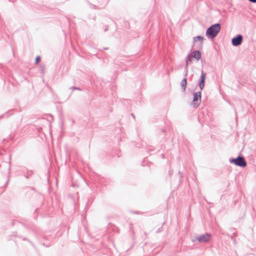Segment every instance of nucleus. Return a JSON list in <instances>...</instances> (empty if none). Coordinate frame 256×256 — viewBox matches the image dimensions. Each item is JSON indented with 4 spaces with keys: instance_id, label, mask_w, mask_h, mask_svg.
<instances>
[{
    "instance_id": "f257e3e1",
    "label": "nucleus",
    "mask_w": 256,
    "mask_h": 256,
    "mask_svg": "<svg viewBox=\"0 0 256 256\" xmlns=\"http://www.w3.org/2000/svg\"><path fill=\"white\" fill-rule=\"evenodd\" d=\"M220 28L221 26L220 24H212L207 29L206 34L208 38L212 39L218 35Z\"/></svg>"
},
{
    "instance_id": "f03ea898",
    "label": "nucleus",
    "mask_w": 256,
    "mask_h": 256,
    "mask_svg": "<svg viewBox=\"0 0 256 256\" xmlns=\"http://www.w3.org/2000/svg\"><path fill=\"white\" fill-rule=\"evenodd\" d=\"M229 161L230 163L234 164L236 166L242 168L246 166V162L243 156H239L236 158H230Z\"/></svg>"
},
{
    "instance_id": "7ed1b4c3",
    "label": "nucleus",
    "mask_w": 256,
    "mask_h": 256,
    "mask_svg": "<svg viewBox=\"0 0 256 256\" xmlns=\"http://www.w3.org/2000/svg\"><path fill=\"white\" fill-rule=\"evenodd\" d=\"M211 236L210 234L206 233L204 234L196 237L192 241L194 242L196 240H198L200 243L207 242L210 240Z\"/></svg>"
},
{
    "instance_id": "20e7f679",
    "label": "nucleus",
    "mask_w": 256,
    "mask_h": 256,
    "mask_svg": "<svg viewBox=\"0 0 256 256\" xmlns=\"http://www.w3.org/2000/svg\"><path fill=\"white\" fill-rule=\"evenodd\" d=\"M201 94L200 91L194 93L192 104L194 108H197L201 101Z\"/></svg>"
},
{
    "instance_id": "39448f33",
    "label": "nucleus",
    "mask_w": 256,
    "mask_h": 256,
    "mask_svg": "<svg viewBox=\"0 0 256 256\" xmlns=\"http://www.w3.org/2000/svg\"><path fill=\"white\" fill-rule=\"evenodd\" d=\"M243 37L241 34H238L232 40V43L234 46H238L241 44Z\"/></svg>"
},
{
    "instance_id": "423d86ee",
    "label": "nucleus",
    "mask_w": 256,
    "mask_h": 256,
    "mask_svg": "<svg viewBox=\"0 0 256 256\" xmlns=\"http://www.w3.org/2000/svg\"><path fill=\"white\" fill-rule=\"evenodd\" d=\"M206 78V74L204 72V71L202 70L201 72V75L198 82V86L200 90H202L204 86Z\"/></svg>"
},
{
    "instance_id": "0eeeda50",
    "label": "nucleus",
    "mask_w": 256,
    "mask_h": 256,
    "mask_svg": "<svg viewBox=\"0 0 256 256\" xmlns=\"http://www.w3.org/2000/svg\"><path fill=\"white\" fill-rule=\"evenodd\" d=\"M204 38L201 36H198L196 37L193 38V42L194 44L196 43L197 41H199L200 43L198 44L197 48L199 49H202L203 46V41Z\"/></svg>"
},
{
    "instance_id": "6e6552de",
    "label": "nucleus",
    "mask_w": 256,
    "mask_h": 256,
    "mask_svg": "<svg viewBox=\"0 0 256 256\" xmlns=\"http://www.w3.org/2000/svg\"><path fill=\"white\" fill-rule=\"evenodd\" d=\"M192 57L198 60L201 58V53L199 50H195L190 54Z\"/></svg>"
},
{
    "instance_id": "1a4fd4ad",
    "label": "nucleus",
    "mask_w": 256,
    "mask_h": 256,
    "mask_svg": "<svg viewBox=\"0 0 256 256\" xmlns=\"http://www.w3.org/2000/svg\"><path fill=\"white\" fill-rule=\"evenodd\" d=\"M186 84H187V82H186V78H183L180 82V86H181L182 88L183 92H184L186 90Z\"/></svg>"
},
{
    "instance_id": "9d476101",
    "label": "nucleus",
    "mask_w": 256,
    "mask_h": 256,
    "mask_svg": "<svg viewBox=\"0 0 256 256\" xmlns=\"http://www.w3.org/2000/svg\"><path fill=\"white\" fill-rule=\"evenodd\" d=\"M192 57L191 56V54H188V56L186 57V68H187V67H188V64H189V63H190L191 62V61H192Z\"/></svg>"
},
{
    "instance_id": "9b49d317",
    "label": "nucleus",
    "mask_w": 256,
    "mask_h": 256,
    "mask_svg": "<svg viewBox=\"0 0 256 256\" xmlns=\"http://www.w3.org/2000/svg\"><path fill=\"white\" fill-rule=\"evenodd\" d=\"M234 228H230V231L232 232V235L230 236V238L234 241V236H235L234 234H235V233L234 232Z\"/></svg>"
},
{
    "instance_id": "f8f14e48",
    "label": "nucleus",
    "mask_w": 256,
    "mask_h": 256,
    "mask_svg": "<svg viewBox=\"0 0 256 256\" xmlns=\"http://www.w3.org/2000/svg\"><path fill=\"white\" fill-rule=\"evenodd\" d=\"M70 90H81V89L79 88H78V87H76V86H72L70 88Z\"/></svg>"
},
{
    "instance_id": "ddd939ff",
    "label": "nucleus",
    "mask_w": 256,
    "mask_h": 256,
    "mask_svg": "<svg viewBox=\"0 0 256 256\" xmlns=\"http://www.w3.org/2000/svg\"><path fill=\"white\" fill-rule=\"evenodd\" d=\"M40 56H36V60H35L36 63V64L40 62Z\"/></svg>"
},
{
    "instance_id": "4468645a",
    "label": "nucleus",
    "mask_w": 256,
    "mask_h": 256,
    "mask_svg": "<svg viewBox=\"0 0 256 256\" xmlns=\"http://www.w3.org/2000/svg\"><path fill=\"white\" fill-rule=\"evenodd\" d=\"M250 2H253V3H256V0H248Z\"/></svg>"
},
{
    "instance_id": "2eb2a0df",
    "label": "nucleus",
    "mask_w": 256,
    "mask_h": 256,
    "mask_svg": "<svg viewBox=\"0 0 256 256\" xmlns=\"http://www.w3.org/2000/svg\"><path fill=\"white\" fill-rule=\"evenodd\" d=\"M108 26H106V28L104 29V31H105V32H106V30H108Z\"/></svg>"
},
{
    "instance_id": "dca6fc26",
    "label": "nucleus",
    "mask_w": 256,
    "mask_h": 256,
    "mask_svg": "<svg viewBox=\"0 0 256 256\" xmlns=\"http://www.w3.org/2000/svg\"><path fill=\"white\" fill-rule=\"evenodd\" d=\"M188 74V70H186V74H185V76H186Z\"/></svg>"
},
{
    "instance_id": "f3484780",
    "label": "nucleus",
    "mask_w": 256,
    "mask_h": 256,
    "mask_svg": "<svg viewBox=\"0 0 256 256\" xmlns=\"http://www.w3.org/2000/svg\"><path fill=\"white\" fill-rule=\"evenodd\" d=\"M131 115H132V117L134 118V114H132Z\"/></svg>"
}]
</instances>
